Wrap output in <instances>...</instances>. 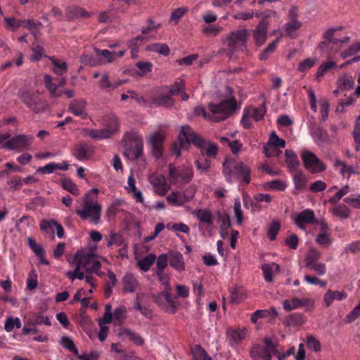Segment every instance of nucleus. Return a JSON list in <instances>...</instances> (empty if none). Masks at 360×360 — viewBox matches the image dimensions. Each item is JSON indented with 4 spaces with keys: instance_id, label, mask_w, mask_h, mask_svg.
<instances>
[{
    "instance_id": "nucleus-1",
    "label": "nucleus",
    "mask_w": 360,
    "mask_h": 360,
    "mask_svg": "<svg viewBox=\"0 0 360 360\" xmlns=\"http://www.w3.org/2000/svg\"><path fill=\"white\" fill-rule=\"evenodd\" d=\"M99 191L93 188L84 194L82 198V204L80 209H77L75 213L82 220H89L90 222L96 225L101 218L102 205L98 200Z\"/></svg>"
},
{
    "instance_id": "nucleus-2",
    "label": "nucleus",
    "mask_w": 360,
    "mask_h": 360,
    "mask_svg": "<svg viewBox=\"0 0 360 360\" xmlns=\"http://www.w3.org/2000/svg\"><path fill=\"white\" fill-rule=\"evenodd\" d=\"M237 108L236 99L231 98L222 101L218 104H210L208 111L201 106H198L195 108V113L208 120L220 122L228 118L236 111Z\"/></svg>"
},
{
    "instance_id": "nucleus-3",
    "label": "nucleus",
    "mask_w": 360,
    "mask_h": 360,
    "mask_svg": "<svg viewBox=\"0 0 360 360\" xmlns=\"http://www.w3.org/2000/svg\"><path fill=\"white\" fill-rule=\"evenodd\" d=\"M179 140L183 147L186 146L187 143H193L198 146L202 157L214 158L217 154V145L203 141L188 125L181 127L179 131Z\"/></svg>"
},
{
    "instance_id": "nucleus-4",
    "label": "nucleus",
    "mask_w": 360,
    "mask_h": 360,
    "mask_svg": "<svg viewBox=\"0 0 360 360\" xmlns=\"http://www.w3.org/2000/svg\"><path fill=\"white\" fill-rule=\"evenodd\" d=\"M223 174L229 184L241 179L244 184H248L251 181L250 167L243 162L232 158H226L224 162Z\"/></svg>"
},
{
    "instance_id": "nucleus-5",
    "label": "nucleus",
    "mask_w": 360,
    "mask_h": 360,
    "mask_svg": "<svg viewBox=\"0 0 360 360\" xmlns=\"http://www.w3.org/2000/svg\"><path fill=\"white\" fill-rule=\"evenodd\" d=\"M342 27H330L323 33V41L319 44L318 48L321 53L326 54L328 58L341 51L342 44L349 41L350 38L345 36L339 38L336 32L341 30Z\"/></svg>"
},
{
    "instance_id": "nucleus-6",
    "label": "nucleus",
    "mask_w": 360,
    "mask_h": 360,
    "mask_svg": "<svg viewBox=\"0 0 360 360\" xmlns=\"http://www.w3.org/2000/svg\"><path fill=\"white\" fill-rule=\"evenodd\" d=\"M248 31L241 29L231 32L222 39L223 44L226 46L225 51L229 58L238 51H243L248 41Z\"/></svg>"
},
{
    "instance_id": "nucleus-7",
    "label": "nucleus",
    "mask_w": 360,
    "mask_h": 360,
    "mask_svg": "<svg viewBox=\"0 0 360 360\" xmlns=\"http://www.w3.org/2000/svg\"><path fill=\"white\" fill-rule=\"evenodd\" d=\"M168 179L171 184H185L190 182L193 178V169L191 165H182L179 168L174 165L168 166Z\"/></svg>"
},
{
    "instance_id": "nucleus-8",
    "label": "nucleus",
    "mask_w": 360,
    "mask_h": 360,
    "mask_svg": "<svg viewBox=\"0 0 360 360\" xmlns=\"http://www.w3.org/2000/svg\"><path fill=\"white\" fill-rule=\"evenodd\" d=\"M263 343L252 345L250 350V356L252 360H271L273 353H276V345L271 338H264Z\"/></svg>"
},
{
    "instance_id": "nucleus-9",
    "label": "nucleus",
    "mask_w": 360,
    "mask_h": 360,
    "mask_svg": "<svg viewBox=\"0 0 360 360\" xmlns=\"http://www.w3.org/2000/svg\"><path fill=\"white\" fill-rule=\"evenodd\" d=\"M18 96L34 112L39 113L45 110V103L37 91L22 89L18 91Z\"/></svg>"
},
{
    "instance_id": "nucleus-10",
    "label": "nucleus",
    "mask_w": 360,
    "mask_h": 360,
    "mask_svg": "<svg viewBox=\"0 0 360 360\" xmlns=\"http://www.w3.org/2000/svg\"><path fill=\"white\" fill-rule=\"evenodd\" d=\"M290 21L286 22L281 29L275 30L271 34L276 35L278 32H281V36H286L291 39L297 37L296 31L302 25L301 21L297 20V13L295 8H292L289 11Z\"/></svg>"
},
{
    "instance_id": "nucleus-11",
    "label": "nucleus",
    "mask_w": 360,
    "mask_h": 360,
    "mask_svg": "<svg viewBox=\"0 0 360 360\" xmlns=\"http://www.w3.org/2000/svg\"><path fill=\"white\" fill-rule=\"evenodd\" d=\"M155 302L165 312L174 314L177 311V305L172 297L171 290H162L154 297Z\"/></svg>"
},
{
    "instance_id": "nucleus-12",
    "label": "nucleus",
    "mask_w": 360,
    "mask_h": 360,
    "mask_svg": "<svg viewBox=\"0 0 360 360\" xmlns=\"http://www.w3.org/2000/svg\"><path fill=\"white\" fill-rule=\"evenodd\" d=\"M73 258L82 266V269L87 273L96 271V270L101 268V262L98 257L96 255L77 252L73 256Z\"/></svg>"
},
{
    "instance_id": "nucleus-13",
    "label": "nucleus",
    "mask_w": 360,
    "mask_h": 360,
    "mask_svg": "<svg viewBox=\"0 0 360 360\" xmlns=\"http://www.w3.org/2000/svg\"><path fill=\"white\" fill-rule=\"evenodd\" d=\"M305 168L312 174L321 173L326 170L325 164L312 152L304 150L301 155Z\"/></svg>"
},
{
    "instance_id": "nucleus-14",
    "label": "nucleus",
    "mask_w": 360,
    "mask_h": 360,
    "mask_svg": "<svg viewBox=\"0 0 360 360\" xmlns=\"http://www.w3.org/2000/svg\"><path fill=\"white\" fill-rule=\"evenodd\" d=\"M33 140L31 136L18 135L9 139L0 146V148H6L18 152L22 151L30 147Z\"/></svg>"
},
{
    "instance_id": "nucleus-15",
    "label": "nucleus",
    "mask_w": 360,
    "mask_h": 360,
    "mask_svg": "<svg viewBox=\"0 0 360 360\" xmlns=\"http://www.w3.org/2000/svg\"><path fill=\"white\" fill-rule=\"evenodd\" d=\"M193 197L194 192L192 190L173 191L167 195L166 200L172 206L181 207L190 202Z\"/></svg>"
},
{
    "instance_id": "nucleus-16",
    "label": "nucleus",
    "mask_w": 360,
    "mask_h": 360,
    "mask_svg": "<svg viewBox=\"0 0 360 360\" xmlns=\"http://www.w3.org/2000/svg\"><path fill=\"white\" fill-rule=\"evenodd\" d=\"M148 181L154 188L156 194L164 196L170 189V186L167 184L165 176L162 174L153 173L148 176Z\"/></svg>"
},
{
    "instance_id": "nucleus-17",
    "label": "nucleus",
    "mask_w": 360,
    "mask_h": 360,
    "mask_svg": "<svg viewBox=\"0 0 360 360\" xmlns=\"http://www.w3.org/2000/svg\"><path fill=\"white\" fill-rule=\"evenodd\" d=\"M44 323L46 326H51V322L48 316H44L40 314H36L33 317L30 318L25 327L22 328V333L28 335L30 333L36 334L38 333L35 326Z\"/></svg>"
},
{
    "instance_id": "nucleus-18",
    "label": "nucleus",
    "mask_w": 360,
    "mask_h": 360,
    "mask_svg": "<svg viewBox=\"0 0 360 360\" xmlns=\"http://www.w3.org/2000/svg\"><path fill=\"white\" fill-rule=\"evenodd\" d=\"M193 214L199 221V229L210 231L214 223V219L210 210L207 209H198L193 212Z\"/></svg>"
},
{
    "instance_id": "nucleus-19",
    "label": "nucleus",
    "mask_w": 360,
    "mask_h": 360,
    "mask_svg": "<svg viewBox=\"0 0 360 360\" xmlns=\"http://www.w3.org/2000/svg\"><path fill=\"white\" fill-rule=\"evenodd\" d=\"M294 221L300 229L306 231L305 224H313L316 221L314 212L311 209H306L295 215Z\"/></svg>"
},
{
    "instance_id": "nucleus-20",
    "label": "nucleus",
    "mask_w": 360,
    "mask_h": 360,
    "mask_svg": "<svg viewBox=\"0 0 360 360\" xmlns=\"http://www.w3.org/2000/svg\"><path fill=\"white\" fill-rule=\"evenodd\" d=\"M94 153V146L86 143L77 144L73 150V155L79 161L90 160Z\"/></svg>"
},
{
    "instance_id": "nucleus-21",
    "label": "nucleus",
    "mask_w": 360,
    "mask_h": 360,
    "mask_svg": "<svg viewBox=\"0 0 360 360\" xmlns=\"http://www.w3.org/2000/svg\"><path fill=\"white\" fill-rule=\"evenodd\" d=\"M248 330L245 328H230L226 332V338L231 347L238 345L243 341L247 335Z\"/></svg>"
},
{
    "instance_id": "nucleus-22",
    "label": "nucleus",
    "mask_w": 360,
    "mask_h": 360,
    "mask_svg": "<svg viewBox=\"0 0 360 360\" xmlns=\"http://www.w3.org/2000/svg\"><path fill=\"white\" fill-rule=\"evenodd\" d=\"M268 25V22L263 20L260 21L256 28L252 30L253 38L257 46H261L266 41Z\"/></svg>"
},
{
    "instance_id": "nucleus-23",
    "label": "nucleus",
    "mask_w": 360,
    "mask_h": 360,
    "mask_svg": "<svg viewBox=\"0 0 360 360\" xmlns=\"http://www.w3.org/2000/svg\"><path fill=\"white\" fill-rule=\"evenodd\" d=\"M86 106V102L85 100H73L70 103L69 110L74 115L85 119L87 117Z\"/></svg>"
},
{
    "instance_id": "nucleus-24",
    "label": "nucleus",
    "mask_w": 360,
    "mask_h": 360,
    "mask_svg": "<svg viewBox=\"0 0 360 360\" xmlns=\"http://www.w3.org/2000/svg\"><path fill=\"white\" fill-rule=\"evenodd\" d=\"M67 259L69 264L75 268V270L66 272V276L72 281H75L76 278L79 280L84 279L85 276L84 272L82 271V266L73 257L68 258Z\"/></svg>"
},
{
    "instance_id": "nucleus-25",
    "label": "nucleus",
    "mask_w": 360,
    "mask_h": 360,
    "mask_svg": "<svg viewBox=\"0 0 360 360\" xmlns=\"http://www.w3.org/2000/svg\"><path fill=\"white\" fill-rule=\"evenodd\" d=\"M169 265L177 271L185 270V262L183 255L178 251L169 252Z\"/></svg>"
},
{
    "instance_id": "nucleus-26",
    "label": "nucleus",
    "mask_w": 360,
    "mask_h": 360,
    "mask_svg": "<svg viewBox=\"0 0 360 360\" xmlns=\"http://www.w3.org/2000/svg\"><path fill=\"white\" fill-rule=\"evenodd\" d=\"M27 243L30 248L38 257L39 262L44 265L49 266V262L45 258V251L42 246L37 244L35 240L31 237L27 238Z\"/></svg>"
},
{
    "instance_id": "nucleus-27",
    "label": "nucleus",
    "mask_w": 360,
    "mask_h": 360,
    "mask_svg": "<svg viewBox=\"0 0 360 360\" xmlns=\"http://www.w3.org/2000/svg\"><path fill=\"white\" fill-rule=\"evenodd\" d=\"M83 136L91 137L94 139H103L110 137L111 131L105 129H94L89 128H83L81 130Z\"/></svg>"
},
{
    "instance_id": "nucleus-28",
    "label": "nucleus",
    "mask_w": 360,
    "mask_h": 360,
    "mask_svg": "<svg viewBox=\"0 0 360 360\" xmlns=\"http://www.w3.org/2000/svg\"><path fill=\"white\" fill-rule=\"evenodd\" d=\"M123 290L126 292H134L138 286L139 281L136 277L131 273H127L122 279Z\"/></svg>"
},
{
    "instance_id": "nucleus-29",
    "label": "nucleus",
    "mask_w": 360,
    "mask_h": 360,
    "mask_svg": "<svg viewBox=\"0 0 360 360\" xmlns=\"http://www.w3.org/2000/svg\"><path fill=\"white\" fill-rule=\"evenodd\" d=\"M124 83H126L125 80H118L115 82H110L108 74L105 72L101 75L99 86L101 89L108 91L117 89Z\"/></svg>"
},
{
    "instance_id": "nucleus-30",
    "label": "nucleus",
    "mask_w": 360,
    "mask_h": 360,
    "mask_svg": "<svg viewBox=\"0 0 360 360\" xmlns=\"http://www.w3.org/2000/svg\"><path fill=\"white\" fill-rule=\"evenodd\" d=\"M347 297L344 291L328 290L323 295V302L327 307H330L334 300L341 301Z\"/></svg>"
},
{
    "instance_id": "nucleus-31",
    "label": "nucleus",
    "mask_w": 360,
    "mask_h": 360,
    "mask_svg": "<svg viewBox=\"0 0 360 360\" xmlns=\"http://www.w3.org/2000/svg\"><path fill=\"white\" fill-rule=\"evenodd\" d=\"M278 316V312L274 307H271L269 309H259L252 314L250 321L256 323L259 319H265L271 317L274 319Z\"/></svg>"
},
{
    "instance_id": "nucleus-32",
    "label": "nucleus",
    "mask_w": 360,
    "mask_h": 360,
    "mask_svg": "<svg viewBox=\"0 0 360 360\" xmlns=\"http://www.w3.org/2000/svg\"><path fill=\"white\" fill-rule=\"evenodd\" d=\"M333 166L335 169H339L340 174L344 178L349 179L352 174H355L354 167L352 165H347L346 162L340 159L336 158L334 160Z\"/></svg>"
},
{
    "instance_id": "nucleus-33",
    "label": "nucleus",
    "mask_w": 360,
    "mask_h": 360,
    "mask_svg": "<svg viewBox=\"0 0 360 360\" xmlns=\"http://www.w3.org/2000/svg\"><path fill=\"white\" fill-rule=\"evenodd\" d=\"M119 336L122 338H127L135 345L142 346L144 344V340L137 333L129 328L121 329L119 332Z\"/></svg>"
},
{
    "instance_id": "nucleus-34",
    "label": "nucleus",
    "mask_w": 360,
    "mask_h": 360,
    "mask_svg": "<svg viewBox=\"0 0 360 360\" xmlns=\"http://www.w3.org/2000/svg\"><path fill=\"white\" fill-rule=\"evenodd\" d=\"M335 205L330 210V212L333 216L341 219H346L350 217V210L346 205Z\"/></svg>"
},
{
    "instance_id": "nucleus-35",
    "label": "nucleus",
    "mask_w": 360,
    "mask_h": 360,
    "mask_svg": "<svg viewBox=\"0 0 360 360\" xmlns=\"http://www.w3.org/2000/svg\"><path fill=\"white\" fill-rule=\"evenodd\" d=\"M60 345L70 352H72L75 355L77 356L78 358L84 360H91L89 357L79 355L78 349L76 347L74 342L69 337H62L60 341Z\"/></svg>"
},
{
    "instance_id": "nucleus-36",
    "label": "nucleus",
    "mask_w": 360,
    "mask_h": 360,
    "mask_svg": "<svg viewBox=\"0 0 360 360\" xmlns=\"http://www.w3.org/2000/svg\"><path fill=\"white\" fill-rule=\"evenodd\" d=\"M292 178L295 188L297 190L303 189L307 184V179L305 174L300 170L292 171Z\"/></svg>"
},
{
    "instance_id": "nucleus-37",
    "label": "nucleus",
    "mask_w": 360,
    "mask_h": 360,
    "mask_svg": "<svg viewBox=\"0 0 360 360\" xmlns=\"http://www.w3.org/2000/svg\"><path fill=\"white\" fill-rule=\"evenodd\" d=\"M148 26L147 27H143L142 28V35L139 36L134 39H132L131 41V44H134L135 45L137 44L139 41H141L143 40L146 37L147 34H148L150 32L155 31L158 30L160 25L158 23H156L155 21L152 20L151 19H148Z\"/></svg>"
},
{
    "instance_id": "nucleus-38",
    "label": "nucleus",
    "mask_w": 360,
    "mask_h": 360,
    "mask_svg": "<svg viewBox=\"0 0 360 360\" xmlns=\"http://www.w3.org/2000/svg\"><path fill=\"white\" fill-rule=\"evenodd\" d=\"M44 81L46 88L51 93L53 97H60L62 96L63 91H58V84L53 83V79L49 75H44Z\"/></svg>"
},
{
    "instance_id": "nucleus-39",
    "label": "nucleus",
    "mask_w": 360,
    "mask_h": 360,
    "mask_svg": "<svg viewBox=\"0 0 360 360\" xmlns=\"http://www.w3.org/2000/svg\"><path fill=\"white\" fill-rule=\"evenodd\" d=\"M264 279L266 282H271L273 279V273L280 271V266L276 263L265 264L262 266Z\"/></svg>"
},
{
    "instance_id": "nucleus-40",
    "label": "nucleus",
    "mask_w": 360,
    "mask_h": 360,
    "mask_svg": "<svg viewBox=\"0 0 360 360\" xmlns=\"http://www.w3.org/2000/svg\"><path fill=\"white\" fill-rule=\"evenodd\" d=\"M156 259V256L153 253L148 254L146 257L140 259L137 262V266L143 271H148Z\"/></svg>"
},
{
    "instance_id": "nucleus-41",
    "label": "nucleus",
    "mask_w": 360,
    "mask_h": 360,
    "mask_svg": "<svg viewBox=\"0 0 360 360\" xmlns=\"http://www.w3.org/2000/svg\"><path fill=\"white\" fill-rule=\"evenodd\" d=\"M53 65L52 71L58 76H63L68 71V64L66 62L57 60L54 57H49Z\"/></svg>"
},
{
    "instance_id": "nucleus-42",
    "label": "nucleus",
    "mask_w": 360,
    "mask_h": 360,
    "mask_svg": "<svg viewBox=\"0 0 360 360\" xmlns=\"http://www.w3.org/2000/svg\"><path fill=\"white\" fill-rule=\"evenodd\" d=\"M135 145L133 148L130 150L131 158L134 160H138L143 155V143L141 138L137 135H134Z\"/></svg>"
},
{
    "instance_id": "nucleus-43",
    "label": "nucleus",
    "mask_w": 360,
    "mask_h": 360,
    "mask_svg": "<svg viewBox=\"0 0 360 360\" xmlns=\"http://www.w3.org/2000/svg\"><path fill=\"white\" fill-rule=\"evenodd\" d=\"M96 53L98 56L103 57L104 59L108 63H111L117 57H122L125 53V51H120L118 52H115V51H110L107 49H104V50L97 49Z\"/></svg>"
},
{
    "instance_id": "nucleus-44",
    "label": "nucleus",
    "mask_w": 360,
    "mask_h": 360,
    "mask_svg": "<svg viewBox=\"0 0 360 360\" xmlns=\"http://www.w3.org/2000/svg\"><path fill=\"white\" fill-rule=\"evenodd\" d=\"M245 110L250 114V117H252V120L256 122L261 120L264 117L266 111L264 105L257 108L250 106L246 108Z\"/></svg>"
},
{
    "instance_id": "nucleus-45",
    "label": "nucleus",
    "mask_w": 360,
    "mask_h": 360,
    "mask_svg": "<svg viewBox=\"0 0 360 360\" xmlns=\"http://www.w3.org/2000/svg\"><path fill=\"white\" fill-rule=\"evenodd\" d=\"M286 187L285 182L282 180H272L264 184V188L266 191H283Z\"/></svg>"
},
{
    "instance_id": "nucleus-46",
    "label": "nucleus",
    "mask_w": 360,
    "mask_h": 360,
    "mask_svg": "<svg viewBox=\"0 0 360 360\" xmlns=\"http://www.w3.org/2000/svg\"><path fill=\"white\" fill-rule=\"evenodd\" d=\"M152 103L155 106L171 107L174 102L172 98L167 95H159L152 99Z\"/></svg>"
},
{
    "instance_id": "nucleus-47",
    "label": "nucleus",
    "mask_w": 360,
    "mask_h": 360,
    "mask_svg": "<svg viewBox=\"0 0 360 360\" xmlns=\"http://www.w3.org/2000/svg\"><path fill=\"white\" fill-rule=\"evenodd\" d=\"M67 12L68 13L69 17L70 18H89L91 16V14L86 11L83 8L76 6L68 7L67 8Z\"/></svg>"
},
{
    "instance_id": "nucleus-48",
    "label": "nucleus",
    "mask_w": 360,
    "mask_h": 360,
    "mask_svg": "<svg viewBox=\"0 0 360 360\" xmlns=\"http://www.w3.org/2000/svg\"><path fill=\"white\" fill-rule=\"evenodd\" d=\"M188 11L186 7H180L175 9L171 14L169 23L172 25H176Z\"/></svg>"
},
{
    "instance_id": "nucleus-49",
    "label": "nucleus",
    "mask_w": 360,
    "mask_h": 360,
    "mask_svg": "<svg viewBox=\"0 0 360 360\" xmlns=\"http://www.w3.org/2000/svg\"><path fill=\"white\" fill-rule=\"evenodd\" d=\"M125 240L122 235L115 232H110L107 240V246L111 247L112 245H124Z\"/></svg>"
},
{
    "instance_id": "nucleus-50",
    "label": "nucleus",
    "mask_w": 360,
    "mask_h": 360,
    "mask_svg": "<svg viewBox=\"0 0 360 360\" xmlns=\"http://www.w3.org/2000/svg\"><path fill=\"white\" fill-rule=\"evenodd\" d=\"M349 186L348 185H345L328 199V202L333 205L337 204L341 198L349 193Z\"/></svg>"
},
{
    "instance_id": "nucleus-51",
    "label": "nucleus",
    "mask_w": 360,
    "mask_h": 360,
    "mask_svg": "<svg viewBox=\"0 0 360 360\" xmlns=\"http://www.w3.org/2000/svg\"><path fill=\"white\" fill-rule=\"evenodd\" d=\"M338 87L342 90H350L354 88V80L352 76L344 75L338 80Z\"/></svg>"
},
{
    "instance_id": "nucleus-52",
    "label": "nucleus",
    "mask_w": 360,
    "mask_h": 360,
    "mask_svg": "<svg viewBox=\"0 0 360 360\" xmlns=\"http://www.w3.org/2000/svg\"><path fill=\"white\" fill-rule=\"evenodd\" d=\"M285 155L286 163L288 165L290 169H293L295 170V168L300 165L297 155L295 153V152L290 150H286L285 151Z\"/></svg>"
},
{
    "instance_id": "nucleus-53",
    "label": "nucleus",
    "mask_w": 360,
    "mask_h": 360,
    "mask_svg": "<svg viewBox=\"0 0 360 360\" xmlns=\"http://www.w3.org/2000/svg\"><path fill=\"white\" fill-rule=\"evenodd\" d=\"M267 144L276 149L283 148L285 146V141L283 139L279 138L275 131H273L269 136Z\"/></svg>"
},
{
    "instance_id": "nucleus-54",
    "label": "nucleus",
    "mask_w": 360,
    "mask_h": 360,
    "mask_svg": "<svg viewBox=\"0 0 360 360\" xmlns=\"http://www.w3.org/2000/svg\"><path fill=\"white\" fill-rule=\"evenodd\" d=\"M316 242L323 248H328L332 244L333 238L328 233H320L316 236Z\"/></svg>"
},
{
    "instance_id": "nucleus-55",
    "label": "nucleus",
    "mask_w": 360,
    "mask_h": 360,
    "mask_svg": "<svg viewBox=\"0 0 360 360\" xmlns=\"http://www.w3.org/2000/svg\"><path fill=\"white\" fill-rule=\"evenodd\" d=\"M321 257V253L320 251L315 248H310L306 255V266L312 263L319 262Z\"/></svg>"
},
{
    "instance_id": "nucleus-56",
    "label": "nucleus",
    "mask_w": 360,
    "mask_h": 360,
    "mask_svg": "<svg viewBox=\"0 0 360 360\" xmlns=\"http://www.w3.org/2000/svg\"><path fill=\"white\" fill-rule=\"evenodd\" d=\"M127 307L122 305L113 311V319L115 323L121 324L126 319Z\"/></svg>"
},
{
    "instance_id": "nucleus-57",
    "label": "nucleus",
    "mask_w": 360,
    "mask_h": 360,
    "mask_svg": "<svg viewBox=\"0 0 360 360\" xmlns=\"http://www.w3.org/2000/svg\"><path fill=\"white\" fill-rule=\"evenodd\" d=\"M186 88V84L182 79H178L174 83L171 85L169 89V94L172 96H176L181 94Z\"/></svg>"
},
{
    "instance_id": "nucleus-58",
    "label": "nucleus",
    "mask_w": 360,
    "mask_h": 360,
    "mask_svg": "<svg viewBox=\"0 0 360 360\" xmlns=\"http://www.w3.org/2000/svg\"><path fill=\"white\" fill-rule=\"evenodd\" d=\"M283 307L286 311H290L300 308V298L294 297L290 300H284L283 302Z\"/></svg>"
},
{
    "instance_id": "nucleus-59",
    "label": "nucleus",
    "mask_w": 360,
    "mask_h": 360,
    "mask_svg": "<svg viewBox=\"0 0 360 360\" xmlns=\"http://www.w3.org/2000/svg\"><path fill=\"white\" fill-rule=\"evenodd\" d=\"M281 229V224L278 221H273L267 229V236L270 240H274Z\"/></svg>"
},
{
    "instance_id": "nucleus-60",
    "label": "nucleus",
    "mask_w": 360,
    "mask_h": 360,
    "mask_svg": "<svg viewBox=\"0 0 360 360\" xmlns=\"http://www.w3.org/2000/svg\"><path fill=\"white\" fill-rule=\"evenodd\" d=\"M193 356L194 360H212L205 350L199 345H195L193 349Z\"/></svg>"
},
{
    "instance_id": "nucleus-61",
    "label": "nucleus",
    "mask_w": 360,
    "mask_h": 360,
    "mask_svg": "<svg viewBox=\"0 0 360 360\" xmlns=\"http://www.w3.org/2000/svg\"><path fill=\"white\" fill-rule=\"evenodd\" d=\"M336 66V63L335 61L329 60L323 63L318 68L316 72V77H321L323 76L326 73L329 72L331 69L334 68Z\"/></svg>"
},
{
    "instance_id": "nucleus-62",
    "label": "nucleus",
    "mask_w": 360,
    "mask_h": 360,
    "mask_svg": "<svg viewBox=\"0 0 360 360\" xmlns=\"http://www.w3.org/2000/svg\"><path fill=\"white\" fill-rule=\"evenodd\" d=\"M37 274L34 269H32L30 271L28 277L27 278V289L30 290H34L38 285L37 281Z\"/></svg>"
},
{
    "instance_id": "nucleus-63",
    "label": "nucleus",
    "mask_w": 360,
    "mask_h": 360,
    "mask_svg": "<svg viewBox=\"0 0 360 360\" xmlns=\"http://www.w3.org/2000/svg\"><path fill=\"white\" fill-rule=\"evenodd\" d=\"M21 321L18 317L13 318L11 316H9L4 325V328L7 332H11L14 328H21Z\"/></svg>"
},
{
    "instance_id": "nucleus-64",
    "label": "nucleus",
    "mask_w": 360,
    "mask_h": 360,
    "mask_svg": "<svg viewBox=\"0 0 360 360\" xmlns=\"http://www.w3.org/2000/svg\"><path fill=\"white\" fill-rule=\"evenodd\" d=\"M56 224L57 221L55 219L42 220L40 223V229L46 233H51L53 235Z\"/></svg>"
}]
</instances>
